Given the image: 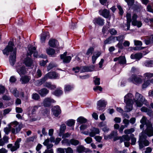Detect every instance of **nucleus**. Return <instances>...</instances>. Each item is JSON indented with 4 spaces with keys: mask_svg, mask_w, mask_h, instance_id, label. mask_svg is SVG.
Wrapping results in <instances>:
<instances>
[{
    "mask_svg": "<svg viewBox=\"0 0 153 153\" xmlns=\"http://www.w3.org/2000/svg\"><path fill=\"white\" fill-rule=\"evenodd\" d=\"M146 125V128L145 131V133L142 132L139 134L138 143L140 149L149 145V141L146 139L147 136L146 134L149 137L153 136V128L152 125Z\"/></svg>",
    "mask_w": 153,
    "mask_h": 153,
    "instance_id": "f257e3e1",
    "label": "nucleus"
},
{
    "mask_svg": "<svg viewBox=\"0 0 153 153\" xmlns=\"http://www.w3.org/2000/svg\"><path fill=\"white\" fill-rule=\"evenodd\" d=\"M144 98L142 95L138 93H136L135 98H134L132 94L128 93L124 97L125 103H133L134 100L136 103L137 106L141 107L143 105Z\"/></svg>",
    "mask_w": 153,
    "mask_h": 153,
    "instance_id": "f03ea898",
    "label": "nucleus"
},
{
    "mask_svg": "<svg viewBox=\"0 0 153 153\" xmlns=\"http://www.w3.org/2000/svg\"><path fill=\"white\" fill-rule=\"evenodd\" d=\"M13 44L12 42H9L7 46L3 50V53L4 55L8 56L10 53V56L9 58V62L10 64L13 66L16 62V48L13 47Z\"/></svg>",
    "mask_w": 153,
    "mask_h": 153,
    "instance_id": "7ed1b4c3",
    "label": "nucleus"
},
{
    "mask_svg": "<svg viewBox=\"0 0 153 153\" xmlns=\"http://www.w3.org/2000/svg\"><path fill=\"white\" fill-rule=\"evenodd\" d=\"M22 125H16L14 126V128H11L10 125H8L7 127L5 128L4 129V131L5 134L8 135L11 130L12 133L13 134H15L19 132L22 128Z\"/></svg>",
    "mask_w": 153,
    "mask_h": 153,
    "instance_id": "20e7f679",
    "label": "nucleus"
},
{
    "mask_svg": "<svg viewBox=\"0 0 153 153\" xmlns=\"http://www.w3.org/2000/svg\"><path fill=\"white\" fill-rule=\"evenodd\" d=\"M16 70L20 76L25 75L27 73V69L22 63H18L16 66Z\"/></svg>",
    "mask_w": 153,
    "mask_h": 153,
    "instance_id": "39448f33",
    "label": "nucleus"
},
{
    "mask_svg": "<svg viewBox=\"0 0 153 153\" xmlns=\"http://www.w3.org/2000/svg\"><path fill=\"white\" fill-rule=\"evenodd\" d=\"M21 140V138H18L15 143L14 146H13L12 144H9L7 146V148L10 149V150L12 152H14L16 150L19 148V143Z\"/></svg>",
    "mask_w": 153,
    "mask_h": 153,
    "instance_id": "423d86ee",
    "label": "nucleus"
},
{
    "mask_svg": "<svg viewBox=\"0 0 153 153\" xmlns=\"http://www.w3.org/2000/svg\"><path fill=\"white\" fill-rule=\"evenodd\" d=\"M128 80L137 85L141 84L142 82V79L134 74L132 75L129 78Z\"/></svg>",
    "mask_w": 153,
    "mask_h": 153,
    "instance_id": "0eeeda50",
    "label": "nucleus"
},
{
    "mask_svg": "<svg viewBox=\"0 0 153 153\" xmlns=\"http://www.w3.org/2000/svg\"><path fill=\"white\" fill-rule=\"evenodd\" d=\"M36 48L35 47L32 46L31 45L28 46V51H27V55L28 56H30L33 53V56L35 57L38 56V52L36 51Z\"/></svg>",
    "mask_w": 153,
    "mask_h": 153,
    "instance_id": "6e6552de",
    "label": "nucleus"
},
{
    "mask_svg": "<svg viewBox=\"0 0 153 153\" xmlns=\"http://www.w3.org/2000/svg\"><path fill=\"white\" fill-rule=\"evenodd\" d=\"M82 133L86 135L89 134L90 137H93L96 134H99L100 133V131L98 128L94 127L91 129L90 132L88 131H84Z\"/></svg>",
    "mask_w": 153,
    "mask_h": 153,
    "instance_id": "1a4fd4ad",
    "label": "nucleus"
},
{
    "mask_svg": "<svg viewBox=\"0 0 153 153\" xmlns=\"http://www.w3.org/2000/svg\"><path fill=\"white\" fill-rule=\"evenodd\" d=\"M56 102V101L51 97H47L45 98L42 104L45 107H50L52 103H54Z\"/></svg>",
    "mask_w": 153,
    "mask_h": 153,
    "instance_id": "9d476101",
    "label": "nucleus"
},
{
    "mask_svg": "<svg viewBox=\"0 0 153 153\" xmlns=\"http://www.w3.org/2000/svg\"><path fill=\"white\" fill-rule=\"evenodd\" d=\"M107 102L104 100H100L97 103V109L99 111H102L106 107Z\"/></svg>",
    "mask_w": 153,
    "mask_h": 153,
    "instance_id": "9b49d317",
    "label": "nucleus"
},
{
    "mask_svg": "<svg viewBox=\"0 0 153 153\" xmlns=\"http://www.w3.org/2000/svg\"><path fill=\"white\" fill-rule=\"evenodd\" d=\"M45 76H46L47 79L48 78L51 79H58L59 77V74L55 72H49Z\"/></svg>",
    "mask_w": 153,
    "mask_h": 153,
    "instance_id": "f8f14e48",
    "label": "nucleus"
},
{
    "mask_svg": "<svg viewBox=\"0 0 153 153\" xmlns=\"http://www.w3.org/2000/svg\"><path fill=\"white\" fill-rule=\"evenodd\" d=\"M67 54V52H65L63 54L60 55L61 59L63 60L64 63H68L71 59V57L70 56H66Z\"/></svg>",
    "mask_w": 153,
    "mask_h": 153,
    "instance_id": "ddd939ff",
    "label": "nucleus"
},
{
    "mask_svg": "<svg viewBox=\"0 0 153 153\" xmlns=\"http://www.w3.org/2000/svg\"><path fill=\"white\" fill-rule=\"evenodd\" d=\"M52 110L53 114L56 117H58L61 113V110L58 105L54 106Z\"/></svg>",
    "mask_w": 153,
    "mask_h": 153,
    "instance_id": "4468645a",
    "label": "nucleus"
},
{
    "mask_svg": "<svg viewBox=\"0 0 153 153\" xmlns=\"http://www.w3.org/2000/svg\"><path fill=\"white\" fill-rule=\"evenodd\" d=\"M23 63L27 67H31L33 66V61L30 58L27 57L25 59Z\"/></svg>",
    "mask_w": 153,
    "mask_h": 153,
    "instance_id": "2eb2a0df",
    "label": "nucleus"
},
{
    "mask_svg": "<svg viewBox=\"0 0 153 153\" xmlns=\"http://www.w3.org/2000/svg\"><path fill=\"white\" fill-rule=\"evenodd\" d=\"M93 22L95 25H98L100 26H102L104 23V20L100 17L94 19Z\"/></svg>",
    "mask_w": 153,
    "mask_h": 153,
    "instance_id": "dca6fc26",
    "label": "nucleus"
},
{
    "mask_svg": "<svg viewBox=\"0 0 153 153\" xmlns=\"http://www.w3.org/2000/svg\"><path fill=\"white\" fill-rule=\"evenodd\" d=\"M21 76L20 81L23 84H25L28 82L31 79L30 76H29L25 75Z\"/></svg>",
    "mask_w": 153,
    "mask_h": 153,
    "instance_id": "f3484780",
    "label": "nucleus"
},
{
    "mask_svg": "<svg viewBox=\"0 0 153 153\" xmlns=\"http://www.w3.org/2000/svg\"><path fill=\"white\" fill-rule=\"evenodd\" d=\"M94 67L93 66L87 67L82 66L80 67V72L82 73L85 72L92 71L94 70Z\"/></svg>",
    "mask_w": 153,
    "mask_h": 153,
    "instance_id": "a211bd4d",
    "label": "nucleus"
},
{
    "mask_svg": "<svg viewBox=\"0 0 153 153\" xmlns=\"http://www.w3.org/2000/svg\"><path fill=\"white\" fill-rule=\"evenodd\" d=\"M126 105L124 108L125 112H129L131 111L133 109V103H125Z\"/></svg>",
    "mask_w": 153,
    "mask_h": 153,
    "instance_id": "6ab92c4d",
    "label": "nucleus"
},
{
    "mask_svg": "<svg viewBox=\"0 0 153 153\" xmlns=\"http://www.w3.org/2000/svg\"><path fill=\"white\" fill-rule=\"evenodd\" d=\"M49 37V33L45 32L41 34L40 40L41 43H44L46 39H48Z\"/></svg>",
    "mask_w": 153,
    "mask_h": 153,
    "instance_id": "aec40b11",
    "label": "nucleus"
},
{
    "mask_svg": "<svg viewBox=\"0 0 153 153\" xmlns=\"http://www.w3.org/2000/svg\"><path fill=\"white\" fill-rule=\"evenodd\" d=\"M114 61L116 62L118 61L119 63L120 64H124L126 63V60L124 56H120L118 57H116L114 59Z\"/></svg>",
    "mask_w": 153,
    "mask_h": 153,
    "instance_id": "412c9836",
    "label": "nucleus"
},
{
    "mask_svg": "<svg viewBox=\"0 0 153 153\" xmlns=\"http://www.w3.org/2000/svg\"><path fill=\"white\" fill-rule=\"evenodd\" d=\"M89 149H85L84 147L82 146H77L76 151L79 153H81L83 152H88Z\"/></svg>",
    "mask_w": 153,
    "mask_h": 153,
    "instance_id": "4be33fe9",
    "label": "nucleus"
},
{
    "mask_svg": "<svg viewBox=\"0 0 153 153\" xmlns=\"http://www.w3.org/2000/svg\"><path fill=\"white\" fill-rule=\"evenodd\" d=\"M38 92L42 97H45L49 92V91L46 88H43L39 90Z\"/></svg>",
    "mask_w": 153,
    "mask_h": 153,
    "instance_id": "5701e85b",
    "label": "nucleus"
},
{
    "mask_svg": "<svg viewBox=\"0 0 153 153\" xmlns=\"http://www.w3.org/2000/svg\"><path fill=\"white\" fill-rule=\"evenodd\" d=\"M49 143V139H47L45 140L44 142L43 143V144L44 146H47V149L49 150L50 149H52L53 146V145L52 143Z\"/></svg>",
    "mask_w": 153,
    "mask_h": 153,
    "instance_id": "b1692460",
    "label": "nucleus"
},
{
    "mask_svg": "<svg viewBox=\"0 0 153 153\" xmlns=\"http://www.w3.org/2000/svg\"><path fill=\"white\" fill-rule=\"evenodd\" d=\"M117 133L116 131H113L109 135V138L110 139L114 138V141L119 140V138L117 137Z\"/></svg>",
    "mask_w": 153,
    "mask_h": 153,
    "instance_id": "393cba45",
    "label": "nucleus"
},
{
    "mask_svg": "<svg viewBox=\"0 0 153 153\" xmlns=\"http://www.w3.org/2000/svg\"><path fill=\"white\" fill-rule=\"evenodd\" d=\"M48 44L50 46L54 48L58 45V42L55 39H52L50 40Z\"/></svg>",
    "mask_w": 153,
    "mask_h": 153,
    "instance_id": "a878e982",
    "label": "nucleus"
},
{
    "mask_svg": "<svg viewBox=\"0 0 153 153\" xmlns=\"http://www.w3.org/2000/svg\"><path fill=\"white\" fill-rule=\"evenodd\" d=\"M99 12L101 15L105 18H108L109 16V11L106 9L100 10Z\"/></svg>",
    "mask_w": 153,
    "mask_h": 153,
    "instance_id": "bb28decb",
    "label": "nucleus"
},
{
    "mask_svg": "<svg viewBox=\"0 0 153 153\" xmlns=\"http://www.w3.org/2000/svg\"><path fill=\"white\" fill-rule=\"evenodd\" d=\"M47 80L46 76H45L44 77L41 79L36 81L35 82V84L37 86L41 85Z\"/></svg>",
    "mask_w": 153,
    "mask_h": 153,
    "instance_id": "cd10ccee",
    "label": "nucleus"
},
{
    "mask_svg": "<svg viewBox=\"0 0 153 153\" xmlns=\"http://www.w3.org/2000/svg\"><path fill=\"white\" fill-rule=\"evenodd\" d=\"M142 57V54L141 53H137L135 54H132L131 58L132 59H136L139 60Z\"/></svg>",
    "mask_w": 153,
    "mask_h": 153,
    "instance_id": "c85d7f7f",
    "label": "nucleus"
},
{
    "mask_svg": "<svg viewBox=\"0 0 153 153\" xmlns=\"http://www.w3.org/2000/svg\"><path fill=\"white\" fill-rule=\"evenodd\" d=\"M115 42L114 36H110L104 42V44H111Z\"/></svg>",
    "mask_w": 153,
    "mask_h": 153,
    "instance_id": "c756f323",
    "label": "nucleus"
},
{
    "mask_svg": "<svg viewBox=\"0 0 153 153\" xmlns=\"http://www.w3.org/2000/svg\"><path fill=\"white\" fill-rule=\"evenodd\" d=\"M77 122L79 123L84 124L87 122V120L83 117H79L76 120Z\"/></svg>",
    "mask_w": 153,
    "mask_h": 153,
    "instance_id": "7c9ffc66",
    "label": "nucleus"
},
{
    "mask_svg": "<svg viewBox=\"0 0 153 153\" xmlns=\"http://www.w3.org/2000/svg\"><path fill=\"white\" fill-rule=\"evenodd\" d=\"M44 87L48 88L51 90H53L56 88L55 85H51L50 82H46L44 84Z\"/></svg>",
    "mask_w": 153,
    "mask_h": 153,
    "instance_id": "2f4dec72",
    "label": "nucleus"
},
{
    "mask_svg": "<svg viewBox=\"0 0 153 153\" xmlns=\"http://www.w3.org/2000/svg\"><path fill=\"white\" fill-rule=\"evenodd\" d=\"M130 138L128 135H123L120 139V143L127 141H129Z\"/></svg>",
    "mask_w": 153,
    "mask_h": 153,
    "instance_id": "473e14b6",
    "label": "nucleus"
},
{
    "mask_svg": "<svg viewBox=\"0 0 153 153\" xmlns=\"http://www.w3.org/2000/svg\"><path fill=\"white\" fill-rule=\"evenodd\" d=\"M101 54V53L98 52L94 54L92 56V62L93 64H94L95 62V61L97 59Z\"/></svg>",
    "mask_w": 153,
    "mask_h": 153,
    "instance_id": "72a5a7b5",
    "label": "nucleus"
},
{
    "mask_svg": "<svg viewBox=\"0 0 153 153\" xmlns=\"http://www.w3.org/2000/svg\"><path fill=\"white\" fill-rule=\"evenodd\" d=\"M66 128V126L65 125H62L61 126L59 132V136L61 137L63 135V134L65 132Z\"/></svg>",
    "mask_w": 153,
    "mask_h": 153,
    "instance_id": "f704fd0d",
    "label": "nucleus"
},
{
    "mask_svg": "<svg viewBox=\"0 0 153 153\" xmlns=\"http://www.w3.org/2000/svg\"><path fill=\"white\" fill-rule=\"evenodd\" d=\"M115 42L116 41H118L119 42H122L123 40L124 39V36L123 35H121L117 36H114Z\"/></svg>",
    "mask_w": 153,
    "mask_h": 153,
    "instance_id": "c9c22d12",
    "label": "nucleus"
},
{
    "mask_svg": "<svg viewBox=\"0 0 153 153\" xmlns=\"http://www.w3.org/2000/svg\"><path fill=\"white\" fill-rule=\"evenodd\" d=\"M140 122L142 124H149V121L144 116L140 120Z\"/></svg>",
    "mask_w": 153,
    "mask_h": 153,
    "instance_id": "e433bc0d",
    "label": "nucleus"
},
{
    "mask_svg": "<svg viewBox=\"0 0 153 153\" xmlns=\"http://www.w3.org/2000/svg\"><path fill=\"white\" fill-rule=\"evenodd\" d=\"M144 76L145 80L149 79L153 77V73H146L144 74Z\"/></svg>",
    "mask_w": 153,
    "mask_h": 153,
    "instance_id": "4c0bfd02",
    "label": "nucleus"
},
{
    "mask_svg": "<svg viewBox=\"0 0 153 153\" xmlns=\"http://www.w3.org/2000/svg\"><path fill=\"white\" fill-rule=\"evenodd\" d=\"M57 66V65L53 62H51L47 67V70L49 71L53 68Z\"/></svg>",
    "mask_w": 153,
    "mask_h": 153,
    "instance_id": "58836bf2",
    "label": "nucleus"
},
{
    "mask_svg": "<svg viewBox=\"0 0 153 153\" xmlns=\"http://www.w3.org/2000/svg\"><path fill=\"white\" fill-rule=\"evenodd\" d=\"M62 144L64 145H66L68 146L71 145L70 140H69L65 138L61 142Z\"/></svg>",
    "mask_w": 153,
    "mask_h": 153,
    "instance_id": "ea45409f",
    "label": "nucleus"
},
{
    "mask_svg": "<svg viewBox=\"0 0 153 153\" xmlns=\"http://www.w3.org/2000/svg\"><path fill=\"white\" fill-rule=\"evenodd\" d=\"M42 73L41 71L39 69H38L36 71V74L34 75L33 74V76H34L35 77L38 78L42 76Z\"/></svg>",
    "mask_w": 153,
    "mask_h": 153,
    "instance_id": "a19ab883",
    "label": "nucleus"
},
{
    "mask_svg": "<svg viewBox=\"0 0 153 153\" xmlns=\"http://www.w3.org/2000/svg\"><path fill=\"white\" fill-rule=\"evenodd\" d=\"M10 91L15 97H19V93L18 91L17 90L16 88H14L11 89L10 90Z\"/></svg>",
    "mask_w": 153,
    "mask_h": 153,
    "instance_id": "79ce46f5",
    "label": "nucleus"
},
{
    "mask_svg": "<svg viewBox=\"0 0 153 153\" xmlns=\"http://www.w3.org/2000/svg\"><path fill=\"white\" fill-rule=\"evenodd\" d=\"M47 53L49 55H53L55 53V51L52 48H49L46 49Z\"/></svg>",
    "mask_w": 153,
    "mask_h": 153,
    "instance_id": "37998d69",
    "label": "nucleus"
},
{
    "mask_svg": "<svg viewBox=\"0 0 153 153\" xmlns=\"http://www.w3.org/2000/svg\"><path fill=\"white\" fill-rule=\"evenodd\" d=\"M50 113V110L49 109H44L42 111V116L44 117L47 116Z\"/></svg>",
    "mask_w": 153,
    "mask_h": 153,
    "instance_id": "c03bdc74",
    "label": "nucleus"
},
{
    "mask_svg": "<svg viewBox=\"0 0 153 153\" xmlns=\"http://www.w3.org/2000/svg\"><path fill=\"white\" fill-rule=\"evenodd\" d=\"M73 88V87L69 85H66L65 86L64 91L65 92H68L71 90Z\"/></svg>",
    "mask_w": 153,
    "mask_h": 153,
    "instance_id": "a18cd8bd",
    "label": "nucleus"
},
{
    "mask_svg": "<svg viewBox=\"0 0 153 153\" xmlns=\"http://www.w3.org/2000/svg\"><path fill=\"white\" fill-rule=\"evenodd\" d=\"M145 65L147 67H151L153 65V60H148L145 62Z\"/></svg>",
    "mask_w": 153,
    "mask_h": 153,
    "instance_id": "49530a36",
    "label": "nucleus"
},
{
    "mask_svg": "<svg viewBox=\"0 0 153 153\" xmlns=\"http://www.w3.org/2000/svg\"><path fill=\"white\" fill-rule=\"evenodd\" d=\"M62 91L60 89H59L56 90L53 92V94L56 96H59L62 95Z\"/></svg>",
    "mask_w": 153,
    "mask_h": 153,
    "instance_id": "de8ad7c7",
    "label": "nucleus"
},
{
    "mask_svg": "<svg viewBox=\"0 0 153 153\" xmlns=\"http://www.w3.org/2000/svg\"><path fill=\"white\" fill-rule=\"evenodd\" d=\"M70 142L71 145L75 146L78 145L79 143V142L78 140L74 139H72L70 140Z\"/></svg>",
    "mask_w": 153,
    "mask_h": 153,
    "instance_id": "09e8293b",
    "label": "nucleus"
},
{
    "mask_svg": "<svg viewBox=\"0 0 153 153\" xmlns=\"http://www.w3.org/2000/svg\"><path fill=\"white\" fill-rule=\"evenodd\" d=\"M150 80H148L144 82L142 85V87L143 88H147L150 84Z\"/></svg>",
    "mask_w": 153,
    "mask_h": 153,
    "instance_id": "8fccbe9b",
    "label": "nucleus"
},
{
    "mask_svg": "<svg viewBox=\"0 0 153 153\" xmlns=\"http://www.w3.org/2000/svg\"><path fill=\"white\" fill-rule=\"evenodd\" d=\"M131 144L132 145H134L135 144L136 141V139L134 137V135L133 134H131Z\"/></svg>",
    "mask_w": 153,
    "mask_h": 153,
    "instance_id": "3c124183",
    "label": "nucleus"
},
{
    "mask_svg": "<svg viewBox=\"0 0 153 153\" xmlns=\"http://www.w3.org/2000/svg\"><path fill=\"white\" fill-rule=\"evenodd\" d=\"M75 120L73 119H70L68 120L65 122L66 124H74L75 123Z\"/></svg>",
    "mask_w": 153,
    "mask_h": 153,
    "instance_id": "603ef678",
    "label": "nucleus"
},
{
    "mask_svg": "<svg viewBox=\"0 0 153 153\" xmlns=\"http://www.w3.org/2000/svg\"><path fill=\"white\" fill-rule=\"evenodd\" d=\"M40 96L37 93H33L32 95V98L33 99L35 100H38L40 99Z\"/></svg>",
    "mask_w": 153,
    "mask_h": 153,
    "instance_id": "864d4df0",
    "label": "nucleus"
},
{
    "mask_svg": "<svg viewBox=\"0 0 153 153\" xmlns=\"http://www.w3.org/2000/svg\"><path fill=\"white\" fill-rule=\"evenodd\" d=\"M35 139V137L33 136L32 137H29L27 138L25 141L26 143H28L31 142H33Z\"/></svg>",
    "mask_w": 153,
    "mask_h": 153,
    "instance_id": "5fc2aeb1",
    "label": "nucleus"
},
{
    "mask_svg": "<svg viewBox=\"0 0 153 153\" xmlns=\"http://www.w3.org/2000/svg\"><path fill=\"white\" fill-rule=\"evenodd\" d=\"M94 51V48L92 47L89 48L86 52V54L87 55H91Z\"/></svg>",
    "mask_w": 153,
    "mask_h": 153,
    "instance_id": "6e6d98bb",
    "label": "nucleus"
},
{
    "mask_svg": "<svg viewBox=\"0 0 153 153\" xmlns=\"http://www.w3.org/2000/svg\"><path fill=\"white\" fill-rule=\"evenodd\" d=\"M134 128H132L130 129L125 130L124 131V133L126 134H130L134 132Z\"/></svg>",
    "mask_w": 153,
    "mask_h": 153,
    "instance_id": "4d7b16f0",
    "label": "nucleus"
},
{
    "mask_svg": "<svg viewBox=\"0 0 153 153\" xmlns=\"http://www.w3.org/2000/svg\"><path fill=\"white\" fill-rule=\"evenodd\" d=\"M137 16L135 14H134L132 16V24H134L135 22L136 21Z\"/></svg>",
    "mask_w": 153,
    "mask_h": 153,
    "instance_id": "13d9d810",
    "label": "nucleus"
},
{
    "mask_svg": "<svg viewBox=\"0 0 153 153\" xmlns=\"http://www.w3.org/2000/svg\"><path fill=\"white\" fill-rule=\"evenodd\" d=\"M109 32L110 34L113 35H115L117 33V31L114 28L110 29L109 30Z\"/></svg>",
    "mask_w": 153,
    "mask_h": 153,
    "instance_id": "bf43d9fd",
    "label": "nucleus"
},
{
    "mask_svg": "<svg viewBox=\"0 0 153 153\" xmlns=\"http://www.w3.org/2000/svg\"><path fill=\"white\" fill-rule=\"evenodd\" d=\"M133 25L137 26L138 27H140L142 25V23L140 21H137L134 24H132Z\"/></svg>",
    "mask_w": 153,
    "mask_h": 153,
    "instance_id": "052dcab7",
    "label": "nucleus"
},
{
    "mask_svg": "<svg viewBox=\"0 0 153 153\" xmlns=\"http://www.w3.org/2000/svg\"><path fill=\"white\" fill-rule=\"evenodd\" d=\"M134 45L136 46H141L142 45V43L140 41L134 40Z\"/></svg>",
    "mask_w": 153,
    "mask_h": 153,
    "instance_id": "680f3d73",
    "label": "nucleus"
},
{
    "mask_svg": "<svg viewBox=\"0 0 153 153\" xmlns=\"http://www.w3.org/2000/svg\"><path fill=\"white\" fill-rule=\"evenodd\" d=\"M65 151L66 153H73V151L72 148L68 147L66 149H65Z\"/></svg>",
    "mask_w": 153,
    "mask_h": 153,
    "instance_id": "e2e57ef3",
    "label": "nucleus"
},
{
    "mask_svg": "<svg viewBox=\"0 0 153 153\" xmlns=\"http://www.w3.org/2000/svg\"><path fill=\"white\" fill-rule=\"evenodd\" d=\"M40 107V106L36 105L33 107L31 111V113L33 114L38 109V108Z\"/></svg>",
    "mask_w": 153,
    "mask_h": 153,
    "instance_id": "0e129e2a",
    "label": "nucleus"
},
{
    "mask_svg": "<svg viewBox=\"0 0 153 153\" xmlns=\"http://www.w3.org/2000/svg\"><path fill=\"white\" fill-rule=\"evenodd\" d=\"M57 153H65V149L59 148L56 149Z\"/></svg>",
    "mask_w": 153,
    "mask_h": 153,
    "instance_id": "69168bd1",
    "label": "nucleus"
},
{
    "mask_svg": "<svg viewBox=\"0 0 153 153\" xmlns=\"http://www.w3.org/2000/svg\"><path fill=\"white\" fill-rule=\"evenodd\" d=\"M85 141L88 144L91 143L92 141V138L90 137H88L85 139Z\"/></svg>",
    "mask_w": 153,
    "mask_h": 153,
    "instance_id": "338daca9",
    "label": "nucleus"
},
{
    "mask_svg": "<svg viewBox=\"0 0 153 153\" xmlns=\"http://www.w3.org/2000/svg\"><path fill=\"white\" fill-rule=\"evenodd\" d=\"M48 60H46L45 61H44V60H42L40 62V65L41 66H45L46 64L48 62Z\"/></svg>",
    "mask_w": 153,
    "mask_h": 153,
    "instance_id": "774afa93",
    "label": "nucleus"
}]
</instances>
